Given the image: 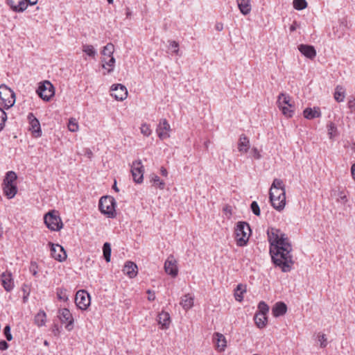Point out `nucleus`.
<instances>
[{"instance_id": "obj_1", "label": "nucleus", "mask_w": 355, "mask_h": 355, "mask_svg": "<svg viewBox=\"0 0 355 355\" xmlns=\"http://www.w3.org/2000/svg\"><path fill=\"white\" fill-rule=\"evenodd\" d=\"M270 254L273 263L284 272L291 270L294 263L292 245L286 234L280 230L271 227L268 230Z\"/></svg>"}, {"instance_id": "obj_2", "label": "nucleus", "mask_w": 355, "mask_h": 355, "mask_svg": "<svg viewBox=\"0 0 355 355\" xmlns=\"http://www.w3.org/2000/svg\"><path fill=\"white\" fill-rule=\"evenodd\" d=\"M251 230L248 223L240 221L235 228L236 243L239 246H244L247 244Z\"/></svg>"}, {"instance_id": "obj_3", "label": "nucleus", "mask_w": 355, "mask_h": 355, "mask_svg": "<svg viewBox=\"0 0 355 355\" xmlns=\"http://www.w3.org/2000/svg\"><path fill=\"white\" fill-rule=\"evenodd\" d=\"M44 220L46 227L52 231H59L63 226L59 213L55 210L50 211L46 214Z\"/></svg>"}, {"instance_id": "obj_4", "label": "nucleus", "mask_w": 355, "mask_h": 355, "mask_svg": "<svg viewBox=\"0 0 355 355\" xmlns=\"http://www.w3.org/2000/svg\"><path fill=\"white\" fill-rule=\"evenodd\" d=\"M115 200L111 196L101 197L99 200L100 211L107 216L109 218H114L115 213Z\"/></svg>"}, {"instance_id": "obj_5", "label": "nucleus", "mask_w": 355, "mask_h": 355, "mask_svg": "<svg viewBox=\"0 0 355 355\" xmlns=\"http://www.w3.org/2000/svg\"><path fill=\"white\" fill-rule=\"evenodd\" d=\"M290 101V96L284 93L280 94L278 96V107L282 111L283 114L287 117H291L294 112V110L292 109L293 105Z\"/></svg>"}, {"instance_id": "obj_6", "label": "nucleus", "mask_w": 355, "mask_h": 355, "mask_svg": "<svg viewBox=\"0 0 355 355\" xmlns=\"http://www.w3.org/2000/svg\"><path fill=\"white\" fill-rule=\"evenodd\" d=\"M37 93L45 101H49L55 94V89L52 83L45 80L39 85Z\"/></svg>"}, {"instance_id": "obj_7", "label": "nucleus", "mask_w": 355, "mask_h": 355, "mask_svg": "<svg viewBox=\"0 0 355 355\" xmlns=\"http://www.w3.org/2000/svg\"><path fill=\"white\" fill-rule=\"evenodd\" d=\"M0 98L7 109L11 107L15 103L14 92L5 85L0 86Z\"/></svg>"}, {"instance_id": "obj_8", "label": "nucleus", "mask_w": 355, "mask_h": 355, "mask_svg": "<svg viewBox=\"0 0 355 355\" xmlns=\"http://www.w3.org/2000/svg\"><path fill=\"white\" fill-rule=\"evenodd\" d=\"M91 302L90 296L84 290L78 291L76 294L75 302L76 306L81 310H85L89 306Z\"/></svg>"}, {"instance_id": "obj_9", "label": "nucleus", "mask_w": 355, "mask_h": 355, "mask_svg": "<svg viewBox=\"0 0 355 355\" xmlns=\"http://www.w3.org/2000/svg\"><path fill=\"white\" fill-rule=\"evenodd\" d=\"M144 166L141 164V160H136L133 162L131 173L133 178V180L136 183H141L144 179Z\"/></svg>"}, {"instance_id": "obj_10", "label": "nucleus", "mask_w": 355, "mask_h": 355, "mask_svg": "<svg viewBox=\"0 0 355 355\" xmlns=\"http://www.w3.org/2000/svg\"><path fill=\"white\" fill-rule=\"evenodd\" d=\"M51 246V254L53 258L59 261H64L67 258V254L64 248L58 244L49 243Z\"/></svg>"}, {"instance_id": "obj_11", "label": "nucleus", "mask_w": 355, "mask_h": 355, "mask_svg": "<svg viewBox=\"0 0 355 355\" xmlns=\"http://www.w3.org/2000/svg\"><path fill=\"white\" fill-rule=\"evenodd\" d=\"M156 131L159 138L162 140L170 137L171 126L166 119H162L159 121Z\"/></svg>"}, {"instance_id": "obj_12", "label": "nucleus", "mask_w": 355, "mask_h": 355, "mask_svg": "<svg viewBox=\"0 0 355 355\" xmlns=\"http://www.w3.org/2000/svg\"><path fill=\"white\" fill-rule=\"evenodd\" d=\"M59 318L62 323L67 322L66 329L71 331L73 329V318L68 309L64 308L59 310Z\"/></svg>"}, {"instance_id": "obj_13", "label": "nucleus", "mask_w": 355, "mask_h": 355, "mask_svg": "<svg viewBox=\"0 0 355 355\" xmlns=\"http://www.w3.org/2000/svg\"><path fill=\"white\" fill-rule=\"evenodd\" d=\"M111 94L117 101H123L128 96V90L126 87L121 84H116L112 86Z\"/></svg>"}, {"instance_id": "obj_14", "label": "nucleus", "mask_w": 355, "mask_h": 355, "mask_svg": "<svg viewBox=\"0 0 355 355\" xmlns=\"http://www.w3.org/2000/svg\"><path fill=\"white\" fill-rule=\"evenodd\" d=\"M31 0H7L8 4L11 9L16 12L24 11L28 6V3L31 5Z\"/></svg>"}, {"instance_id": "obj_15", "label": "nucleus", "mask_w": 355, "mask_h": 355, "mask_svg": "<svg viewBox=\"0 0 355 355\" xmlns=\"http://www.w3.org/2000/svg\"><path fill=\"white\" fill-rule=\"evenodd\" d=\"M28 119L30 123V130H31L35 137H40L42 131L40 128V123L37 119H36L33 113H29Z\"/></svg>"}, {"instance_id": "obj_16", "label": "nucleus", "mask_w": 355, "mask_h": 355, "mask_svg": "<svg viewBox=\"0 0 355 355\" xmlns=\"http://www.w3.org/2000/svg\"><path fill=\"white\" fill-rule=\"evenodd\" d=\"M1 282L3 287L7 292H10L13 289L14 282L10 272H3L1 275Z\"/></svg>"}, {"instance_id": "obj_17", "label": "nucleus", "mask_w": 355, "mask_h": 355, "mask_svg": "<svg viewBox=\"0 0 355 355\" xmlns=\"http://www.w3.org/2000/svg\"><path fill=\"white\" fill-rule=\"evenodd\" d=\"M164 269L167 274L172 277H175L178 275V267L176 265V261L173 256H170L166 259L164 263Z\"/></svg>"}, {"instance_id": "obj_18", "label": "nucleus", "mask_w": 355, "mask_h": 355, "mask_svg": "<svg viewBox=\"0 0 355 355\" xmlns=\"http://www.w3.org/2000/svg\"><path fill=\"white\" fill-rule=\"evenodd\" d=\"M298 49L302 53V54L309 59H313L316 55V51L311 45L300 44L298 46Z\"/></svg>"}, {"instance_id": "obj_19", "label": "nucleus", "mask_w": 355, "mask_h": 355, "mask_svg": "<svg viewBox=\"0 0 355 355\" xmlns=\"http://www.w3.org/2000/svg\"><path fill=\"white\" fill-rule=\"evenodd\" d=\"M213 340L215 342L216 348L218 351H225L227 345V341L223 334L218 332L215 333L213 336Z\"/></svg>"}, {"instance_id": "obj_20", "label": "nucleus", "mask_w": 355, "mask_h": 355, "mask_svg": "<svg viewBox=\"0 0 355 355\" xmlns=\"http://www.w3.org/2000/svg\"><path fill=\"white\" fill-rule=\"evenodd\" d=\"M250 140L249 139L244 135L242 134L238 141V150L241 153H246L250 148Z\"/></svg>"}, {"instance_id": "obj_21", "label": "nucleus", "mask_w": 355, "mask_h": 355, "mask_svg": "<svg viewBox=\"0 0 355 355\" xmlns=\"http://www.w3.org/2000/svg\"><path fill=\"white\" fill-rule=\"evenodd\" d=\"M123 271L130 278L137 275V266L132 261H127L123 267Z\"/></svg>"}, {"instance_id": "obj_22", "label": "nucleus", "mask_w": 355, "mask_h": 355, "mask_svg": "<svg viewBox=\"0 0 355 355\" xmlns=\"http://www.w3.org/2000/svg\"><path fill=\"white\" fill-rule=\"evenodd\" d=\"M303 114L304 118L307 119H313L320 117L321 116V112L318 107H314L313 109L307 107L304 110Z\"/></svg>"}, {"instance_id": "obj_23", "label": "nucleus", "mask_w": 355, "mask_h": 355, "mask_svg": "<svg viewBox=\"0 0 355 355\" xmlns=\"http://www.w3.org/2000/svg\"><path fill=\"white\" fill-rule=\"evenodd\" d=\"M193 303L194 297L189 293L183 295L181 298L180 305L185 311H187L192 308V306H193Z\"/></svg>"}, {"instance_id": "obj_24", "label": "nucleus", "mask_w": 355, "mask_h": 355, "mask_svg": "<svg viewBox=\"0 0 355 355\" xmlns=\"http://www.w3.org/2000/svg\"><path fill=\"white\" fill-rule=\"evenodd\" d=\"M287 306L285 303L279 302L275 304L272 309V314L275 317H279L286 313Z\"/></svg>"}, {"instance_id": "obj_25", "label": "nucleus", "mask_w": 355, "mask_h": 355, "mask_svg": "<svg viewBox=\"0 0 355 355\" xmlns=\"http://www.w3.org/2000/svg\"><path fill=\"white\" fill-rule=\"evenodd\" d=\"M241 12L246 15L251 11L250 0H236Z\"/></svg>"}, {"instance_id": "obj_26", "label": "nucleus", "mask_w": 355, "mask_h": 355, "mask_svg": "<svg viewBox=\"0 0 355 355\" xmlns=\"http://www.w3.org/2000/svg\"><path fill=\"white\" fill-rule=\"evenodd\" d=\"M272 200H270L272 206L277 211L284 209L286 205V196H281L279 198H272Z\"/></svg>"}, {"instance_id": "obj_27", "label": "nucleus", "mask_w": 355, "mask_h": 355, "mask_svg": "<svg viewBox=\"0 0 355 355\" xmlns=\"http://www.w3.org/2000/svg\"><path fill=\"white\" fill-rule=\"evenodd\" d=\"M158 322L162 328L167 329L170 324V315L166 312H162L158 315Z\"/></svg>"}, {"instance_id": "obj_28", "label": "nucleus", "mask_w": 355, "mask_h": 355, "mask_svg": "<svg viewBox=\"0 0 355 355\" xmlns=\"http://www.w3.org/2000/svg\"><path fill=\"white\" fill-rule=\"evenodd\" d=\"M3 191L6 196L11 199L15 197L17 192V188L16 184H4Z\"/></svg>"}, {"instance_id": "obj_29", "label": "nucleus", "mask_w": 355, "mask_h": 355, "mask_svg": "<svg viewBox=\"0 0 355 355\" xmlns=\"http://www.w3.org/2000/svg\"><path fill=\"white\" fill-rule=\"evenodd\" d=\"M254 320L256 325L259 329H263L267 324V316L263 314H255Z\"/></svg>"}, {"instance_id": "obj_30", "label": "nucleus", "mask_w": 355, "mask_h": 355, "mask_svg": "<svg viewBox=\"0 0 355 355\" xmlns=\"http://www.w3.org/2000/svg\"><path fill=\"white\" fill-rule=\"evenodd\" d=\"M46 315V313L40 310L35 316V324L38 327H42L45 324Z\"/></svg>"}, {"instance_id": "obj_31", "label": "nucleus", "mask_w": 355, "mask_h": 355, "mask_svg": "<svg viewBox=\"0 0 355 355\" xmlns=\"http://www.w3.org/2000/svg\"><path fill=\"white\" fill-rule=\"evenodd\" d=\"M102 67L104 69H106L105 66H108L109 68L107 69V73H111L114 70V67L115 64V58L112 56L110 57V59L107 61H105V58H103L102 60Z\"/></svg>"}, {"instance_id": "obj_32", "label": "nucleus", "mask_w": 355, "mask_h": 355, "mask_svg": "<svg viewBox=\"0 0 355 355\" xmlns=\"http://www.w3.org/2000/svg\"><path fill=\"white\" fill-rule=\"evenodd\" d=\"M17 178V175L14 171H8L3 180V184H15V182Z\"/></svg>"}, {"instance_id": "obj_33", "label": "nucleus", "mask_w": 355, "mask_h": 355, "mask_svg": "<svg viewBox=\"0 0 355 355\" xmlns=\"http://www.w3.org/2000/svg\"><path fill=\"white\" fill-rule=\"evenodd\" d=\"M281 196H286V190L285 189H270V193H269V198H270V200H272V198H276V197H281Z\"/></svg>"}, {"instance_id": "obj_34", "label": "nucleus", "mask_w": 355, "mask_h": 355, "mask_svg": "<svg viewBox=\"0 0 355 355\" xmlns=\"http://www.w3.org/2000/svg\"><path fill=\"white\" fill-rule=\"evenodd\" d=\"M114 51V46L112 43L107 44L102 51V54L104 56H107L108 58L113 56V53Z\"/></svg>"}, {"instance_id": "obj_35", "label": "nucleus", "mask_w": 355, "mask_h": 355, "mask_svg": "<svg viewBox=\"0 0 355 355\" xmlns=\"http://www.w3.org/2000/svg\"><path fill=\"white\" fill-rule=\"evenodd\" d=\"M245 292V289L243 288L242 284H239L236 286L234 292V297L236 301L241 302L243 299V293Z\"/></svg>"}, {"instance_id": "obj_36", "label": "nucleus", "mask_w": 355, "mask_h": 355, "mask_svg": "<svg viewBox=\"0 0 355 355\" xmlns=\"http://www.w3.org/2000/svg\"><path fill=\"white\" fill-rule=\"evenodd\" d=\"M103 257L107 262L110 261L111 257V245L109 243H104L103 247Z\"/></svg>"}, {"instance_id": "obj_37", "label": "nucleus", "mask_w": 355, "mask_h": 355, "mask_svg": "<svg viewBox=\"0 0 355 355\" xmlns=\"http://www.w3.org/2000/svg\"><path fill=\"white\" fill-rule=\"evenodd\" d=\"M83 51L92 58H94L96 54V51L94 46L89 44L83 45Z\"/></svg>"}, {"instance_id": "obj_38", "label": "nucleus", "mask_w": 355, "mask_h": 355, "mask_svg": "<svg viewBox=\"0 0 355 355\" xmlns=\"http://www.w3.org/2000/svg\"><path fill=\"white\" fill-rule=\"evenodd\" d=\"M151 181L154 182L155 186L160 189H164L165 187V182L162 180L157 175H151Z\"/></svg>"}, {"instance_id": "obj_39", "label": "nucleus", "mask_w": 355, "mask_h": 355, "mask_svg": "<svg viewBox=\"0 0 355 355\" xmlns=\"http://www.w3.org/2000/svg\"><path fill=\"white\" fill-rule=\"evenodd\" d=\"M258 309H259V312L257 313V314H263V315H266L269 311L268 305L263 301H261L259 303Z\"/></svg>"}, {"instance_id": "obj_40", "label": "nucleus", "mask_w": 355, "mask_h": 355, "mask_svg": "<svg viewBox=\"0 0 355 355\" xmlns=\"http://www.w3.org/2000/svg\"><path fill=\"white\" fill-rule=\"evenodd\" d=\"M307 3L306 0H294L293 7L298 10H301L306 8Z\"/></svg>"}, {"instance_id": "obj_41", "label": "nucleus", "mask_w": 355, "mask_h": 355, "mask_svg": "<svg viewBox=\"0 0 355 355\" xmlns=\"http://www.w3.org/2000/svg\"><path fill=\"white\" fill-rule=\"evenodd\" d=\"M57 297L60 300L67 301L68 295H67V290L65 288H59L57 289Z\"/></svg>"}, {"instance_id": "obj_42", "label": "nucleus", "mask_w": 355, "mask_h": 355, "mask_svg": "<svg viewBox=\"0 0 355 355\" xmlns=\"http://www.w3.org/2000/svg\"><path fill=\"white\" fill-rule=\"evenodd\" d=\"M342 88H339V87H336L335 94H334V98L337 102H342L343 101L345 98V93L344 92L341 91Z\"/></svg>"}, {"instance_id": "obj_43", "label": "nucleus", "mask_w": 355, "mask_h": 355, "mask_svg": "<svg viewBox=\"0 0 355 355\" xmlns=\"http://www.w3.org/2000/svg\"><path fill=\"white\" fill-rule=\"evenodd\" d=\"M270 189H285V186L283 183V181L280 179H275L273 180V182L272 184V186L270 187Z\"/></svg>"}, {"instance_id": "obj_44", "label": "nucleus", "mask_w": 355, "mask_h": 355, "mask_svg": "<svg viewBox=\"0 0 355 355\" xmlns=\"http://www.w3.org/2000/svg\"><path fill=\"white\" fill-rule=\"evenodd\" d=\"M69 130L71 132H76L78 130V125L75 119H71L68 123Z\"/></svg>"}, {"instance_id": "obj_45", "label": "nucleus", "mask_w": 355, "mask_h": 355, "mask_svg": "<svg viewBox=\"0 0 355 355\" xmlns=\"http://www.w3.org/2000/svg\"><path fill=\"white\" fill-rule=\"evenodd\" d=\"M6 119V113L3 109L0 108V131L3 128Z\"/></svg>"}, {"instance_id": "obj_46", "label": "nucleus", "mask_w": 355, "mask_h": 355, "mask_svg": "<svg viewBox=\"0 0 355 355\" xmlns=\"http://www.w3.org/2000/svg\"><path fill=\"white\" fill-rule=\"evenodd\" d=\"M140 129L141 132L146 137H148L151 134L150 126L146 123L142 124Z\"/></svg>"}, {"instance_id": "obj_47", "label": "nucleus", "mask_w": 355, "mask_h": 355, "mask_svg": "<svg viewBox=\"0 0 355 355\" xmlns=\"http://www.w3.org/2000/svg\"><path fill=\"white\" fill-rule=\"evenodd\" d=\"M250 207H251L252 211L253 212V214L254 215H256V216L260 215V209H259V207L256 201H253L251 203Z\"/></svg>"}, {"instance_id": "obj_48", "label": "nucleus", "mask_w": 355, "mask_h": 355, "mask_svg": "<svg viewBox=\"0 0 355 355\" xmlns=\"http://www.w3.org/2000/svg\"><path fill=\"white\" fill-rule=\"evenodd\" d=\"M318 340L320 341V347L322 348H324L327 347V337H326V335L322 334H318Z\"/></svg>"}, {"instance_id": "obj_49", "label": "nucleus", "mask_w": 355, "mask_h": 355, "mask_svg": "<svg viewBox=\"0 0 355 355\" xmlns=\"http://www.w3.org/2000/svg\"><path fill=\"white\" fill-rule=\"evenodd\" d=\"M327 128H328V134L329 135V137L332 138L333 137H334V135H333V132H336L337 130V128L333 122H330L327 125Z\"/></svg>"}, {"instance_id": "obj_50", "label": "nucleus", "mask_w": 355, "mask_h": 355, "mask_svg": "<svg viewBox=\"0 0 355 355\" xmlns=\"http://www.w3.org/2000/svg\"><path fill=\"white\" fill-rule=\"evenodd\" d=\"M37 269H38V266H37V263L35 261H31L29 270L33 276H36L37 275Z\"/></svg>"}, {"instance_id": "obj_51", "label": "nucleus", "mask_w": 355, "mask_h": 355, "mask_svg": "<svg viewBox=\"0 0 355 355\" xmlns=\"http://www.w3.org/2000/svg\"><path fill=\"white\" fill-rule=\"evenodd\" d=\"M3 334L8 341H10L12 339V336L10 333V327L9 325H6L4 327Z\"/></svg>"}, {"instance_id": "obj_52", "label": "nucleus", "mask_w": 355, "mask_h": 355, "mask_svg": "<svg viewBox=\"0 0 355 355\" xmlns=\"http://www.w3.org/2000/svg\"><path fill=\"white\" fill-rule=\"evenodd\" d=\"M251 154L252 156L256 159H259L261 157V155L257 148L254 147L252 148Z\"/></svg>"}, {"instance_id": "obj_53", "label": "nucleus", "mask_w": 355, "mask_h": 355, "mask_svg": "<svg viewBox=\"0 0 355 355\" xmlns=\"http://www.w3.org/2000/svg\"><path fill=\"white\" fill-rule=\"evenodd\" d=\"M170 45L171 48L173 49V52L176 54L179 52V44L175 41L170 42Z\"/></svg>"}, {"instance_id": "obj_54", "label": "nucleus", "mask_w": 355, "mask_h": 355, "mask_svg": "<svg viewBox=\"0 0 355 355\" xmlns=\"http://www.w3.org/2000/svg\"><path fill=\"white\" fill-rule=\"evenodd\" d=\"M8 348V344L5 340L0 341V350L3 351Z\"/></svg>"}, {"instance_id": "obj_55", "label": "nucleus", "mask_w": 355, "mask_h": 355, "mask_svg": "<svg viewBox=\"0 0 355 355\" xmlns=\"http://www.w3.org/2000/svg\"><path fill=\"white\" fill-rule=\"evenodd\" d=\"M148 294V299L149 301H153L155 299V295L154 292H152L150 290L147 291Z\"/></svg>"}, {"instance_id": "obj_56", "label": "nucleus", "mask_w": 355, "mask_h": 355, "mask_svg": "<svg viewBox=\"0 0 355 355\" xmlns=\"http://www.w3.org/2000/svg\"><path fill=\"white\" fill-rule=\"evenodd\" d=\"M53 333L54 334L55 336H58L59 334L60 331L58 324H54L53 327Z\"/></svg>"}, {"instance_id": "obj_57", "label": "nucleus", "mask_w": 355, "mask_h": 355, "mask_svg": "<svg viewBox=\"0 0 355 355\" xmlns=\"http://www.w3.org/2000/svg\"><path fill=\"white\" fill-rule=\"evenodd\" d=\"M215 27L218 31H221L223 29V24L222 23H217Z\"/></svg>"}, {"instance_id": "obj_58", "label": "nucleus", "mask_w": 355, "mask_h": 355, "mask_svg": "<svg viewBox=\"0 0 355 355\" xmlns=\"http://www.w3.org/2000/svg\"><path fill=\"white\" fill-rule=\"evenodd\" d=\"M160 172H161L162 175H163L164 177H166L167 175H168L167 170L164 167H163V166L161 167Z\"/></svg>"}, {"instance_id": "obj_59", "label": "nucleus", "mask_w": 355, "mask_h": 355, "mask_svg": "<svg viewBox=\"0 0 355 355\" xmlns=\"http://www.w3.org/2000/svg\"><path fill=\"white\" fill-rule=\"evenodd\" d=\"M351 173H352V178L355 180V163L354 164H352V166Z\"/></svg>"}, {"instance_id": "obj_60", "label": "nucleus", "mask_w": 355, "mask_h": 355, "mask_svg": "<svg viewBox=\"0 0 355 355\" xmlns=\"http://www.w3.org/2000/svg\"><path fill=\"white\" fill-rule=\"evenodd\" d=\"M297 22H296V21H294V22H293V24L291 26V27H290V30H291V31H295V30H296V28H297Z\"/></svg>"}, {"instance_id": "obj_61", "label": "nucleus", "mask_w": 355, "mask_h": 355, "mask_svg": "<svg viewBox=\"0 0 355 355\" xmlns=\"http://www.w3.org/2000/svg\"><path fill=\"white\" fill-rule=\"evenodd\" d=\"M125 15H126L127 18L130 17V16L132 15V12H131V11H130L129 8H126V14Z\"/></svg>"}, {"instance_id": "obj_62", "label": "nucleus", "mask_w": 355, "mask_h": 355, "mask_svg": "<svg viewBox=\"0 0 355 355\" xmlns=\"http://www.w3.org/2000/svg\"><path fill=\"white\" fill-rule=\"evenodd\" d=\"M112 188H113V189H114L116 192H118V191H119V189H118V187H117V186H116V180L114 181V185H113Z\"/></svg>"}, {"instance_id": "obj_63", "label": "nucleus", "mask_w": 355, "mask_h": 355, "mask_svg": "<svg viewBox=\"0 0 355 355\" xmlns=\"http://www.w3.org/2000/svg\"><path fill=\"white\" fill-rule=\"evenodd\" d=\"M3 227H2V225H1V223L0 222V237H1L3 236Z\"/></svg>"}, {"instance_id": "obj_64", "label": "nucleus", "mask_w": 355, "mask_h": 355, "mask_svg": "<svg viewBox=\"0 0 355 355\" xmlns=\"http://www.w3.org/2000/svg\"><path fill=\"white\" fill-rule=\"evenodd\" d=\"M340 198H341L343 200L347 201V197H346V196H345V195H343V196L340 195Z\"/></svg>"}]
</instances>
